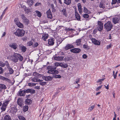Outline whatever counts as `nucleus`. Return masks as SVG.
<instances>
[{"mask_svg": "<svg viewBox=\"0 0 120 120\" xmlns=\"http://www.w3.org/2000/svg\"><path fill=\"white\" fill-rule=\"evenodd\" d=\"M88 11L87 8L84 7V12H87Z\"/></svg>", "mask_w": 120, "mask_h": 120, "instance_id": "58", "label": "nucleus"}, {"mask_svg": "<svg viewBox=\"0 0 120 120\" xmlns=\"http://www.w3.org/2000/svg\"><path fill=\"white\" fill-rule=\"evenodd\" d=\"M0 66L2 67H4L5 66V64L2 61H0Z\"/></svg>", "mask_w": 120, "mask_h": 120, "instance_id": "54", "label": "nucleus"}, {"mask_svg": "<svg viewBox=\"0 0 120 120\" xmlns=\"http://www.w3.org/2000/svg\"><path fill=\"white\" fill-rule=\"evenodd\" d=\"M5 77L2 76L1 75H0V79H1L5 80Z\"/></svg>", "mask_w": 120, "mask_h": 120, "instance_id": "61", "label": "nucleus"}, {"mask_svg": "<svg viewBox=\"0 0 120 120\" xmlns=\"http://www.w3.org/2000/svg\"><path fill=\"white\" fill-rule=\"evenodd\" d=\"M92 41V43L95 45H100V42L97 40L95 38L93 39Z\"/></svg>", "mask_w": 120, "mask_h": 120, "instance_id": "14", "label": "nucleus"}, {"mask_svg": "<svg viewBox=\"0 0 120 120\" xmlns=\"http://www.w3.org/2000/svg\"><path fill=\"white\" fill-rule=\"evenodd\" d=\"M94 107V105L90 107L89 108L88 110L90 111H91L92 110H93Z\"/></svg>", "mask_w": 120, "mask_h": 120, "instance_id": "52", "label": "nucleus"}, {"mask_svg": "<svg viewBox=\"0 0 120 120\" xmlns=\"http://www.w3.org/2000/svg\"><path fill=\"white\" fill-rule=\"evenodd\" d=\"M46 13L47 15V17L48 18L51 19L52 18V16L50 9H49V10L47 11L46 12Z\"/></svg>", "mask_w": 120, "mask_h": 120, "instance_id": "15", "label": "nucleus"}, {"mask_svg": "<svg viewBox=\"0 0 120 120\" xmlns=\"http://www.w3.org/2000/svg\"><path fill=\"white\" fill-rule=\"evenodd\" d=\"M82 39H79L77 40L75 42L76 44V45L78 46H79L81 42Z\"/></svg>", "mask_w": 120, "mask_h": 120, "instance_id": "26", "label": "nucleus"}, {"mask_svg": "<svg viewBox=\"0 0 120 120\" xmlns=\"http://www.w3.org/2000/svg\"><path fill=\"white\" fill-rule=\"evenodd\" d=\"M26 93H30L31 94H32L35 93V91L32 89H26Z\"/></svg>", "mask_w": 120, "mask_h": 120, "instance_id": "12", "label": "nucleus"}, {"mask_svg": "<svg viewBox=\"0 0 120 120\" xmlns=\"http://www.w3.org/2000/svg\"><path fill=\"white\" fill-rule=\"evenodd\" d=\"M17 104L20 107H22L24 105V102L22 98H19L17 101Z\"/></svg>", "mask_w": 120, "mask_h": 120, "instance_id": "9", "label": "nucleus"}, {"mask_svg": "<svg viewBox=\"0 0 120 120\" xmlns=\"http://www.w3.org/2000/svg\"><path fill=\"white\" fill-rule=\"evenodd\" d=\"M5 81H7V82H8L10 83H11V84L12 85H13V84H14V82H15V81H14V82H12L11 81V80H10V79H9L7 78H5Z\"/></svg>", "mask_w": 120, "mask_h": 120, "instance_id": "33", "label": "nucleus"}, {"mask_svg": "<svg viewBox=\"0 0 120 120\" xmlns=\"http://www.w3.org/2000/svg\"><path fill=\"white\" fill-rule=\"evenodd\" d=\"M15 24L19 28H24L23 24L19 21H15Z\"/></svg>", "mask_w": 120, "mask_h": 120, "instance_id": "13", "label": "nucleus"}, {"mask_svg": "<svg viewBox=\"0 0 120 120\" xmlns=\"http://www.w3.org/2000/svg\"><path fill=\"white\" fill-rule=\"evenodd\" d=\"M81 51V50L79 48H75L70 50V51L74 53H78Z\"/></svg>", "mask_w": 120, "mask_h": 120, "instance_id": "8", "label": "nucleus"}, {"mask_svg": "<svg viewBox=\"0 0 120 120\" xmlns=\"http://www.w3.org/2000/svg\"><path fill=\"white\" fill-rule=\"evenodd\" d=\"M35 12L37 14V16L39 17H41L42 15L40 12L37 10Z\"/></svg>", "mask_w": 120, "mask_h": 120, "instance_id": "37", "label": "nucleus"}, {"mask_svg": "<svg viewBox=\"0 0 120 120\" xmlns=\"http://www.w3.org/2000/svg\"><path fill=\"white\" fill-rule=\"evenodd\" d=\"M4 71L2 68L0 67V74H2L3 73Z\"/></svg>", "mask_w": 120, "mask_h": 120, "instance_id": "56", "label": "nucleus"}, {"mask_svg": "<svg viewBox=\"0 0 120 120\" xmlns=\"http://www.w3.org/2000/svg\"><path fill=\"white\" fill-rule=\"evenodd\" d=\"M51 6L52 8V11L53 12H54L56 11V9L54 7L53 4H52Z\"/></svg>", "mask_w": 120, "mask_h": 120, "instance_id": "41", "label": "nucleus"}, {"mask_svg": "<svg viewBox=\"0 0 120 120\" xmlns=\"http://www.w3.org/2000/svg\"><path fill=\"white\" fill-rule=\"evenodd\" d=\"M15 108L14 107L11 108L10 111V113L13 119L14 120L15 118Z\"/></svg>", "mask_w": 120, "mask_h": 120, "instance_id": "7", "label": "nucleus"}, {"mask_svg": "<svg viewBox=\"0 0 120 120\" xmlns=\"http://www.w3.org/2000/svg\"><path fill=\"white\" fill-rule=\"evenodd\" d=\"M117 2V0H112V4H115Z\"/></svg>", "mask_w": 120, "mask_h": 120, "instance_id": "57", "label": "nucleus"}, {"mask_svg": "<svg viewBox=\"0 0 120 120\" xmlns=\"http://www.w3.org/2000/svg\"><path fill=\"white\" fill-rule=\"evenodd\" d=\"M35 0H27V2L30 6H32Z\"/></svg>", "mask_w": 120, "mask_h": 120, "instance_id": "25", "label": "nucleus"}, {"mask_svg": "<svg viewBox=\"0 0 120 120\" xmlns=\"http://www.w3.org/2000/svg\"><path fill=\"white\" fill-rule=\"evenodd\" d=\"M98 28L99 31H101L103 28V24L101 22L98 21Z\"/></svg>", "mask_w": 120, "mask_h": 120, "instance_id": "5", "label": "nucleus"}, {"mask_svg": "<svg viewBox=\"0 0 120 120\" xmlns=\"http://www.w3.org/2000/svg\"><path fill=\"white\" fill-rule=\"evenodd\" d=\"M9 71V74H12L14 72L13 70L10 67L7 68Z\"/></svg>", "mask_w": 120, "mask_h": 120, "instance_id": "31", "label": "nucleus"}, {"mask_svg": "<svg viewBox=\"0 0 120 120\" xmlns=\"http://www.w3.org/2000/svg\"><path fill=\"white\" fill-rule=\"evenodd\" d=\"M26 93V89H25L24 90H20L19 92L18 93V95L20 96H24L25 95Z\"/></svg>", "mask_w": 120, "mask_h": 120, "instance_id": "16", "label": "nucleus"}, {"mask_svg": "<svg viewBox=\"0 0 120 120\" xmlns=\"http://www.w3.org/2000/svg\"><path fill=\"white\" fill-rule=\"evenodd\" d=\"M22 39L23 41H26L27 40V38L26 37H24L22 38Z\"/></svg>", "mask_w": 120, "mask_h": 120, "instance_id": "64", "label": "nucleus"}, {"mask_svg": "<svg viewBox=\"0 0 120 120\" xmlns=\"http://www.w3.org/2000/svg\"><path fill=\"white\" fill-rule=\"evenodd\" d=\"M75 47L73 45L71 44H68L64 47V49L66 50H67L70 49L74 48Z\"/></svg>", "mask_w": 120, "mask_h": 120, "instance_id": "11", "label": "nucleus"}, {"mask_svg": "<svg viewBox=\"0 0 120 120\" xmlns=\"http://www.w3.org/2000/svg\"><path fill=\"white\" fill-rule=\"evenodd\" d=\"M9 46L12 48L15 49V43H11L9 45Z\"/></svg>", "mask_w": 120, "mask_h": 120, "instance_id": "42", "label": "nucleus"}, {"mask_svg": "<svg viewBox=\"0 0 120 120\" xmlns=\"http://www.w3.org/2000/svg\"><path fill=\"white\" fill-rule=\"evenodd\" d=\"M48 37V34H44L42 35V38L43 40H44L45 41H46V39H47Z\"/></svg>", "mask_w": 120, "mask_h": 120, "instance_id": "23", "label": "nucleus"}, {"mask_svg": "<svg viewBox=\"0 0 120 120\" xmlns=\"http://www.w3.org/2000/svg\"><path fill=\"white\" fill-rule=\"evenodd\" d=\"M25 33V30L23 29L18 28L15 32V35L18 37H21L24 35Z\"/></svg>", "mask_w": 120, "mask_h": 120, "instance_id": "2", "label": "nucleus"}, {"mask_svg": "<svg viewBox=\"0 0 120 120\" xmlns=\"http://www.w3.org/2000/svg\"><path fill=\"white\" fill-rule=\"evenodd\" d=\"M44 79L45 81H49L52 79V78L51 76H44Z\"/></svg>", "mask_w": 120, "mask_h": 120, "instance_id": "22", "label": "nucleus"}, {"mask_svg": "<svg viewBox=\"0 0 120 120\" xmlns=\"http://www.w3.org/2000/svg\"><path fill=\"white\" fill-rule=\"evenodd\" d=\"M6 87L4 84H0V88L4 89L6 88Z\"/></svg>", "mask_w": 120, "mask_h": 120, "instance_id": "36", "label": "nucleus"}, {"mask_svg": "<svg viewBox=\"0 0 120 120\" xmlns=\"http://www.w3.org/2000/svg\"><path fill=\"white\" fill-rule=\"evenodd\" d=\"M104 29L107 32H109L111 30L112 28L113 25L110 21H109L106 23L104 25Z\"/></svg>", "mask_w": 120, "mask_h": 120, "instance_id": "1", "label": "nucleus"}, {"mask_svg": "<svg viewBox=\"0 0 120 120\" xmlns=\"http://www.w3.org/2000/svg\"><path fill=\"white\" fill-rule=\"evenodd\" d=\"M53 75H56V74H58L59 73V72L58 70H56V69L53 70Z\"/></svg>", "mask_w": 120, "mask_h": 120, "instance_id": "48", "label": "nucleus"}, {"mask_svg": "<svg viewBox=\"0 0 120 120\" xmlns=\"http://www.w3.org/2000/svg\"><path fill=\"white\" fill-rule=\"evenodd\" d=\"M32 103V100L30 99H27L25 101V103L27 105H29Z\"/></svg>", "mask_w": 120, "mask_h": 120, "instance_id": "21", "label": "nucleus"}, {"mask_svg": "<svg viewBox=\"0 0 120 120\" xmlns=\"http://www.w3.org/2000/svg\"><path fill=\"white\" fill-rule=\"evenodd\" d=\"M41 3H40L37 2L36 3L35 5V6H37L41 4Z\"/></svg>", "mask_w": 120, "mask_h": 120, "instance_id": "63", "label": "nucleus"}, {"mask_svg": "<svg viewBox=\"0 0 120 120\" xmlns=\"http://www.w3.org/2000/svg\"><path fill=\"white\" fill-rule=\"evenodd\" d=\"M4 120H12L11 117L9 115H6L4 117Z\"/></svg>", "mask_w": 120, "mask_h": 120, "instance_id": "27", "label": "nucleus"}, {"mask_svg": "<svg viewBox=\"0 0 120 120\" xmlns=\"http://www.w3.org/2000/svg\"><path fill=\"white\" fill-rule=\"evenodd\" d=\"M22 61L23 59V57L21 55L15 53V62H17L18 60Z\"/></svg>", "mask_w": 120, "mask_h": 120, "instance_id": "4", "label": "nucleus"}, {"mask_svg": "<svg viewBox=\"0 0 120 120\" xmlns=\"http://www.w3.org/2000/svg\"><path fill=\"white\" fill-rule=\"evenodd\" d=\"M37 75H39L38 74V73H37L36 72H34L33 73V76H34L35 77H36V76H37Z\"/></svg>", "mask_w": 120, "mask_h": 120, "instance_id": "59", "label": "nucleus"}, {"mask_svg": "<svg viewBox=\"0 0 120 120\" xmlns=\"http://www.w3.org/2000/svg\"><path fill=\"white\" fill-rule=\"evenodd\" d=\"M9 102V100H7L2 104V106L1 108V109L2 111H4L5 110L6 107L8 104Z\"/></svg>", "mask_w": 120, "mask_h": 120, "instance_id": "3", "label": "nucleus"}, {"mask_svg": "<svg viewBox=\"0 0 120 120\" xmlns=\"http://www.w3.org/2000/svg\"><path fill=\"white\" fill-rule=\"evenodd\" d=\"M38 79H37V78L36 77H35L32 79L31 80L32 82H38Z\"/></svg>", "mask_w": 120, "mask_h": 120, "instance_id": "43", "label": "nucleus"}, {"mask_svg": "<svg viewBox=\"0 0 120 120\" xmlns=\"http://www.w3.org/2000/svg\"><path fill=\"white\" fill-rule=\"evenodd\" d=\"M60 63L58 62H55V66H53L54 69H56L57 67L59 66H60Z\"/></svg>", "mask_w": 120, "mask_h": 120, "instance_id": "34", "label": "nucleus"}, {"mask_svg": "<svg viewBox=\"0 0 120 120\" xmlns=\"http://www.w3.org/2000/svg\"><path fill=\"white\" fill-rule=\"evenodd\" d=\"M55 39L53 38L48 39V44L50 46L53 45L54 44Z\"/></svg>", "mask_w": 120, "mask_h": 120, "instance_id": "10", "label": "nucleus"}, {"mask_svg": "<svg viewBox=\"0 0 120 120\" xmlns=\"http://www.w3.org/2000/svg\"><path fill=\"white\" fill-rule=\"evenodd\" d=\"M53 70L52 69L48 70L47 73H48L53 75Z\"/></svg>", "mask_w": 120, "mask_h": 120, "instance_id": "44", "label": "nucleus"}, {"mask_svg": "<svg viewBox=\"0 0 120 120\" xmlns=\"http://www.w3.org/2000/svg\"><path fill=\"white\" fill-rule=\"evenodd\" d=\"M102 85H101V86H100L98 87H97L96 88V91L100 89L102 87Z\"/></svg>", "mask_w": 120, "mask_h": 120, "instance_id": "60", "label": "nucleus"}, {"mask_svg": "<svg viewBox=\"0 0 120 120\" xmlns=\"http://www.w3.org/2000/svg\"><path fill=\"white\" fill-rule=\"evenodd\" d=\"M10 59L11 60L13 61L14 62H15V53H14L13 56H11L10 57Z\"/></svg>", "mask_w": 120, "mask_h": 120, "instance_id": "39", "label": "nucleus"}, {"mask_svg": "<svg viewBox=\"0 0 120 120\" xmlns=\"http://www.w3.org/2000/svg\"><path fill=\"white\" fill-rule=\"evenodd\" d=\"M99 6V7L101 8H102L103 9L105 8V7L103 6V4L102 2H100Z\"/></svg>", "mask_w": 120, "mask_h": 120, "instance_id": "45", "label": "nucleus"}, {"mask_svg": "<svg viewBox=\"0 0 120 120\" xmlns=\"http://www.w3.org/2000/svg\"><path fill=\"white\" fill-rule=\"evenodd\" d=\"M20 48L22 52H24L26 51L27 49L25 46H21Z\"/></svg>", "mask_w": 120, "mask_h": 120, "instance_id": "28", "label": "nucleus"}, {"mask_svg": "<svg viewBox=\"0 0 120 120\" xmlns=\"http://www.w3.org/2000/svg\"><path fill=\"white\" fill-rule=\"evenodd\" d=\"M83 48L85 49H88V48L87 49L88 47V46L87 44H84L83 45Z\"/></svg>", "mask_w": 120, "mask_h": 120, "instance_id": "51", "label": "nucleus"}, {"mask_svg": "<svg viewBox=\"0 0 120 120\" xmlns=\"http://www.w3.org/2000/svg\"><path fill=\"white\" fill-rule=\"evenodd\" d=\"M33 42L31 41H29L27 42V45L29 46H33Z\"/></svg>", "mask_w": 120, "mask_h": 120, "instance_id": "38", "label": "nucleus"}, {"mask_svg": "<svg viewBox=\"0 0 120 120\" xmlns=\"http://www.w3.org/2000/svg\"><path fill=\"white\" fill-rule=\"evenodd\" d=\"M62 41V40L61 38H59L56 41L57 46L56 47H57L61 43Z\"/></svg>", "mask_w": 120, "mask_h": 120, "instance_id": "24", "label": "nucleus"}, {"mask_svg": "<svg viewBox=\"0 0 120 120\" xmlns=\"http://www.w3.org/2000/svg\"><path fill=\"white\" fill-rule=\"evenodd\" d=\"M53 78H54L60 79L61 77V76L60 75H55L52 76Z\"/></svg>", "mask_w": 120, "mask_h": 120, "instance_id": "35", "label": "nucleus"}, {"mask_svg": "<svg viewBox=\"0 0 120 120\" xmlns=\"http://www.w3.org/2000/svg\"><path fill=\"white\" fill-rule=\"evenodd\" d=\"M75 18L77 19V20L78 21H81V17L79 14L77 12V11H75Z\"/></svg>", "mask_w": 120, "mask_h": 120, "instance_id": "18", "label": "nucleus"}, {"mask_svg": "<svg viewBox=\"0 0 120 120\" xmlns=\"http://www.w3.org/2000/svg\"><path fill=\"white\" fill-rule=\"evenodd\" d=\"M21 17L22 19H23L24 22L25 23L26 25H28L29 23V19H27L25 17L24 14L22 15Z\"/></svg>", "mask_w": 120, "mask_h": 120, "instance_id": "6", "label": "nucleus"}, {"mask_svg": "<svg viewBox=\"0 0 120 120\" xmlns=\"http://www.w3.org/2000/svg\"><path fill=\"white\" fill-rule=\"evenodd\" d=\"M4 64H5V66L6 65L7 67V68H8L9 67V64L8 62L7 61H6L4 63Z\"/></svg>", "mask_w": 120, "mask_h": 120, "instance_id": "50", "label": "nucleus"}, {"mask_svg": "<svg viewBox=\"0 0 120 120\" xmlns=\"http://www.w3.org/2000/svg\"><path fill=\"white\" fill-rule=\"evenodd\" d=\"M46 83V82H40L39 83V84L40 85H41L42 86L45 85Z\"/></svg>", "mask_w": 120, "mask_h": 120, "instance_id": "55", "label": "nucleus"}, {"mask_svg": "<svg viewBox=\"0 0 120 120\" xmlns=\"http://www.w3.org/2000/svg\"><path fill=\"white\" fill-rule=\"evenodd\" d=\"M39 45V44L37 42H35L34 43L33 42L32 47L34 48L38 46Z\"/></svg>", "mask_w": 120, "mask_h": 120, "instance_id": "32", "label": "nucleus"}, {"mask_svg": "<svg viewBox=\"0 0 120 120\" xmlns=\"http://www.w3.org/2000/svg\"><path fill=\"white\" fill-rule=\"evenodd\" d=\"M62 67L64 68H66L68 67V64H64Z\"/></svg>", "mask_w": 120, "mask_h": 120, "instance_id": "53", "label": "nucleus"}, {"mask_svg": "<svg viewBox=\"0 0 120 120\" xmlns=\"http://www.w3.org/2000/svg\"><path fill=\"white\" fill-rule=\"evenodd\" d=\"M64 56H56L54 58V59L55 60H56L59 61H62L63 60Z\"/></svg>", "mask_w": 120, "mask_h": 120, "instance_id": "20", "label": "nucleus"}, {"mask_svg": "<svg viewBox=\"0 0 120 120\" xmlns=\"http://www.w3.org/2000/svg\"><path fill=\"white\" fill-rule=\"evenodd\" d=\"M78 10L79 11V12L80 13H81L82 12V9L81 8V6L80 4V5L78 6Z\"/></svg>", "mask_w": 120, "mask_h": 120, "instance_id": "40", "label": "nucleus"}, {"mask_svg": "<svg viewBox=\"0 0 120 120\" xmlns=\"http://www.w3.org/2000/svg\"><path fill=\"white\" fill-rule=\"evenodd\" d=\"M83 16L85 18L87 19L89 18V15L87 14H85L83 15Z\"/></svg>", "mask_w": 120, "mask_h": 120, "instance_id": "47", "label": "nucleus"}, {"mask_svg": "<svg viewBox=\"0 0 120 120\" xmlns=\"http://www.w3.org/2000/svg\"><path fill=\"white\" fill-rule=\"evenodd\" d=\"M112 22L114 24L118 23L120 22V19L117 17L114 18L112 19Z\"/></svg>", "mask_w": 120, "mask_h": 120, "instance_id": "17", "label": "nucleus"}, {"mask_svg": "<svg viewBox=\"0 0 120 120\" xmlns=\"http://www.w3.org/2000/svg\"><path fill=\"white\" fill-rule=\"evenodd\" d=\"M28 109V107L27 105H25L23 107V111L25 112L27 111Z\"/></svg>", "mask_w": 120, "mask_h": 120, "instance_id": "30", "label": "nucleus"}, {"mask_svg": "<svg viewBox=\"0 0 120 120\" xmlns=\"http://www.w3.org/2000/svg\"><path fill=\"white\" fill-rule=\"evenodd\" d=\"M71 0H64V3L67 5H69L71 3Z\"/></svg>", "mask_w": 120, "mask_h": 120, "instance_id": "29", "label": "nucleus"}, {"mask_svg": "<svg viewBox=\"0 0 120 120\" xmlns=\"http://www.w3.org/2000/svg\"><path fill=\"white\" fill-rule=\"evenodd\" d=\"M105 79V78L104 79H99L98 80V81H97V82H101V81H103L104 79Z\"/></svg>", "mask_w": 120, "mask_h": 120, "instance_id": "62", "label": "nucleus"}, {"mask_svg": "<svg viewBox=\"0 0 120 120\" xmlns=\"http://www.w3.org/2000/svg\"><path fill=\"white\" fill-rule=\"evenodd\" d=\"M47 69H49L51 70V69H53L54 67L53 66H47Z\"/></svg>", "mask_w": 120, "mask_h": 120, "instance_id": "49", "label": "nucleus"}, {"mask_svg": "<svg viewBox=\"0 0 120 120\" xmlns=\"http://www.w3.org/2000/svg\"><path fill=\"white\" fill-rule=\"evenodd\" d=\"M18 118L20 120H26L22 116H19Z\"/></svg>", "mask_w": 120, "mask_h": 120, "instance_id": "46", "label": "nucleus"}, {"mask_svg": "<svg viewBox=\"0 0 120 120\" xmlns=\"http://www.w3.org/2000/svg\"><path fill=\"white\" fill-rule=\"evenodd\" d=\"M61 12L63 15L65 16L66 17L68 16V13L65 8H63L61 10Z\"/></svg>", "mask_w": 120, "mask_h": 120, "instance_id": "19", "label": "nucleus"}]
</instances>
